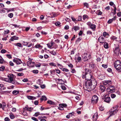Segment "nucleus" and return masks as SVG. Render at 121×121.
I'll return each mask as SVG.
<instances>
[{
	"label": "nucleus",
	"mask_w": 121,
	"mask_h": 121,
	"mask_svg": "<svg viewBox=\"0 0 121 121\" xmlns=\"http://www.w3.org/2000/svg\"><path fill=\"white\" fill-rule=\"evenodd\" d=\"M97 83L96 80H94L93 82L91 80H87L83 85V88L85 90L88 91L93 90L95 87Z\"/></svg>",
	"instance_id": "nucleus-1"
},
{
	"label": "nucleus",
	"mask_w": 121,
	"mask_h": 121,
	"mask_svg": "<svg viewBox=\"0 0 121 121\" xmlns=\"http://www.w3.org/2000/svg\"><path fill=\"white\" fill-rule=\"evenodd\" d=\"M85 71L86 72L84 73V74H82V78H85V79L87 80H91V79L92 78V76L91 74H90V70L86 69Z\"/></svg>",
	"instance_id": "nucleus-2"
},
{
	"label": "nucleus",
	"mask_w": 121,
	"mask_h": 121,
	"mask_svg": "<svg viewBox=\"0 0 121 121\" xmlns=\"http://www.w3.org/2000/svg\"><path fill=\"white\" fill-rule=\"evenodd\" d=\"M118 106H115L111 108V110L109 111V117L113 116L116 114L118 112V110L117 109Z\"/></svg>",
	"instance_id": "nucleus-3"
},
{
	"label": "nucleus",
	"mask_w": 121,
	"mask_h": 121,
	"mask_svg": "<svg viewBox=\"0 0 121 121\" xmlns=\"http://www.w3.org/2000/svg\"><path fill=\"white\" fill-rule=\"evenodd\" d=\"M120 61H116L114 64V66L117 71L119 72L121 71V62Z\"/></svg>",
	"instance_id": "nucleus-4"
},
{
	"label": "nucleus",
	"mask_w": 121,
	"mask_h": 121,
	"mask_svg": "<svg viewBox=\"0 0 121 121\" xmlns=\"http://www.w3.org/2000/svg\"><path fill=\"white\" fill-rule=\"evenodd\" d=\"M102 99L104 100V101L108 103H109L111 100L110 97H109L107 95H103L102 97Z\"/></svg>",
	"instance_id": "nucleus-5"
},
{
	"label": "nucleus",
	"mask_w": 121,
	"mask_h": 121,
	"mask_svg": "<svg viewBox=\"0 0 121 121\" xmlns=\"http://www.w3.org/2000/svg\"><path fill=\"white\" fill-rule=\"evenodd\" d=\"M87 24L88 26L93 31L95 30L96 28V26L94 24L91 23L90 22H87Z\"/></svg>",
	"instance_id": "nucleus-6"
},
{
	"label": "nucleus",
	"mask_w": 121,
	"mask_h": 121,
	"mask_svg": "<svg viewBox=\"0 0 121 121\" xmlns=\"http://www.w3.org/2000/svg\"><path fill=\"white\" fill-rule=\"evenodd\" d=\"M98 97L96 95H93L91 99V102L93 103H96L98 101Z\"/></svg>",
	"instance_id": "nucleus-7"
},
{
	"label": "nucleus",
	"mask_w": 121,
	"mask_h": 121,
	"mask_svg": "<svg viewBox=\"0 0 121 121\" xmlns=\"http://www.w3.org/2000/svg\"><path fill=\"white\" fill-rule=\"evenodd\" d=\"M107 91L111 92H113L115 91V88L113 86H110L107 89Z\"/></svg>",
	"instance_id": "nucleus-8"
},
{
	"label": "nucleus",
	"mask_w": 121,
	"mask_h": 121,
	"mask_svg": "<svg viewBox=\"0 0 121 121\" xmlns=\"http://www.w3.org/2000/svg\"><path fill=\"white\" fill-rule=\"evenodd\" d=\"M111 84V81L109 80L104 81L103 82V85L107 86H110Z\"/></svg>",
	"instance_id": "nucleus-9"
},
{
	"label": "nucleus",
	"mask_w": 121,
	"mask_h": 121,
	"mask_svg": "<svg viewBox=\"0 0 121 121\" xmlns=\"http://www.w3.org/2000/svg\"><path fill=\"white\" fill-rule=\"evenodd\" d=\"M27 65L29 67H33L35 65L34 62H32L31 61H28L27 63Z\"/></svg>",
	"instance_id": "nucleus-10"
},
{
	"label": "nucleus",
	"mask_w": 121,
	"mask_h": 121,
	"mask_svg": "<svg viewBox=\"0 0 121 121\" xmlns=\"http://www.w3.org/2000/svg\"><path fill=\"white\" fill-rule=\"evenodd\" d=\"M9 78V82H12V83H13L12 82L13 81V74H9L8 76Z\"/></svg>",
	"instance_id": "nucleus-11"
},
{
	"label": "nucleus",
	"mask_w": 121,
	"mask_h": 121,
	"mask_svg": "<svg viewBox=\"0 0 121 121\" xmlns=\"http://www.w3.org/2000/svg\"><path fill=\"white\" fill-rule=\"evenodd\" d=\"M98 41L100 43H102L105 42V41L104 38L102 36L100 37L98 39Z\"/></svg>",
	"instance_id": "nucleus-12"
},
{
	"label": "nucleus",
	"mask_w": 121,
	"mask_h": 121,
	"mask_svg": "<svg viewBox=\"0 0 121 121\" xmlns=\"http://www.w3.org/2000/svg\"><path fill=\"white\" fill-rule=\"evenodd\" d=\"M120 50L118 47H117L115 48L114 52V53L117 55H119V54L120 52Z\"/></svg>",
	"instance_id": "nucleus-13"
},
{
	"label": "nucleus",
	"mask_w": 121,
	"mask_h": 121,
	"mask_svg": "<svg viewBox=\"0 0 121 121\" xmlns=\"http://www.w3.org/2000/svg\"><path fill=\"white\" fill-rule=\"evenodd\" d=\"M100 90L101 92H103L105 91L106 88L104 86L101 85H100Z\"/></svg>",
	"instance_id": "nucleus-14"
},
{
	"label": "nucleus",
	"mask_w": 121,
	"mask_h": 121,
	"mask_svg": "<svg viewBox=\"0 0 121 121\" xmlns=\"http://www.w3.org/2000/svg\"><path fill=\"white\" fill-rule=\"evenodd\" d=\"M98 115L97 112H96L94 114L92 117L93 120H96L97 119Z\"/></svg>",
	"instance_id": "nucleus-15"
},
{
	"label": "nucleus",
	"mask_w": 121,
	"mask_h": 121,
	"mask_svg": "<svg viewBox=\"0 0 121 121\" xmlns=\"http://www.w3.org/2000/svg\"><path fill=\"white\" fill-rule=\"evenodd\" d=\"M18 37H16L15 36H14L11 37V38L10 39V40L11 41H13L14 40L18 39Z\"/></svg>",
	"instance_id": "nucleus-16"
},
{
	"label": "nucleus",
	"mask_w": 121,
	"mask_h": 121,
	"mask_svg": "<svg viewBox=\"0 0 121 121\" xmlns=\"http://www.w3.org/2000/svg\"><path fill=\"white\" fill-rule=\"evenodd\" d=\"M27 97L28 99L31 100L35 99L36 98V97L29 95H28Z\"/></svg>",
	"instance_id": "nucleus-17"
},
{
	"label": "nucleus",
	"mask_w": 121,
	"mask_h": 121,
	"mask_svg": "<svg viewBox=\"0 0 121 121\" xmlns=\"http://www.w3.org/2000/svg\"><path fill=\"white\" fill-rule=\"evenodd\" d=\"M98 78L99 79L102 80L105 78V77L104 75L100 74L98 76Z\"/></svg>",
	"instance_id": "nucleus-18"
},
{
	"label": "nucleus",
	"mask_w": 121,
	"mask_h": 121,
	"mask_svg": "<svg viewBox=\"0 0 121 121\" xmlns=\"http://www.w3.org/2000/svg\"><path fill=\"white\" fill-rule=\"evenodd\" d=\"M13 44L15 46H17L19 47H22V45L21 43H14Z\"/></svg>",
	"instance_id": "nucleus-19"
},
{
	"label": "nucleus",
	"mask_w": 121,
	"mask_h": 121,
	"mask_svg": "<svg viewBox=\"0 0 121 121\" xmlns=\"http://www.w3.org/2000/svg\"><path fill=\"white\" fill-rule=\"evenodd\" d=\"M104 48L108 49V44L106 42L104 43Z\"/></svg>",
	"instance_id": "nucleus-20"
},
{
	"label": "nucleus",
	"mask_w": 121,
	"mask_h": 121,
	"mask_svg": "<svg viewBox=\"0 0 121 121\" xmlns=\"http://www.w3.org/2000/svg\"><path fill=\"white\" fill-rule=\"evenodd\" d=\"M79 28L78 26H74L72 28V30H75V31L79 30Z\"/></svg>",
	"instance_id": "nucleus-21"
},
{
	"label": "nucleus",
	"mask_w": 121,
	"mask_h": 121,
	"mask_svg": "<svg viewBox=\"0 0 121 121\" xmlns=\"http://www.w3.org/2000/svg\"><path fill=\"white\" fill-rule=\"evenodd\" d=\"M109 35L108 33L106 32H104L103 33V36L104 37H107Z\"/></svg>",
	"instance_id": "nucleus-22"
},
{
	"label": "nucleus",
	"mask_w": 121,
	"mask_h": 121,
	"mask_svg": "<svg viewBox=\"0 0 121 121\" xmlns=\"http://www.w3.org/2000/svg\"><path fill=\"white\" fill-rule=\"evenodd\" d=\"M37 83L39 85H41L43 83V81L39 79L37 81Z\"/></svg>",
	"instance_id": "nucleus-23"
},
{
	"label": "nucleus",
	"mask_w": 121,
	"mask_h": 121,
	"mask_svg": "<svg viewBox=\"0 0 121 121\" xmlns=\"http://www.w3.org/2000/svg\"><path fill=\"white\" fill-rule=\"evenodd\" d=\"M19 92V91L14 90L12 92V93L14 95H16L18 94Z\"/></svg>",
	"instance_id": "nucleus-24"
},
{
	"label": "nucleus",
	"mask_w": 121,
	"mask_h": 121,
	"mask_svg": "<svg viewBox=\"0 0 121 121\" xmlns=\"http://www.w3.org/2000/svg\"><path fill=\"white\" fill-rule=\"evenodd\" d=\"M35 48H42V47L41 46L40 44H36L35 46Z\"/></svg>",
	"instance_id": "nucleus-25"
},
{
	"label": "nucleus",
	"mask_w": 121,
	"mask_h": 121,
	"mask_svg": "<svg viewBox=\"0 0 121 121\" xmlns=\"http://www.w3.org/2000/svg\"><path fill=\"white\" fill-rule=\"evenodd\" d=\"M96 13L98 15H101L102 14V12L100 11L99 10H98L96 12Z\"/></svg>",
	"instance_id": "nucleus-26"
},
{
	"label": "nucleus",
	"mask_w": 121,
	"mask_h": 121,
	"mask_svg": "<svg viewBox=\"0 0 121 121\" xmlns=\"http://www.w3.org/2000/svg\"><path fill=\"white\" fill-rule=\"evenodd\" d=\"M114 12H113V15H115L116 13V10H117V8L116 7L115 5H114Z\"/></svg>",
	"instance_id": "nucleus-27"
},
{
	"label": "nucleus",
	"mask_w": 121,
	"mask_h": 121,
	"mask_svg": "<svg viewBox=\"0 0 121 121\" xmlns=\"http://www.w3.org/2000/svg\"><path fill=\"white\" fill-rule=\"evenodd\" d=\"M110 39H111L113 40H116L117 39V37L114 36H113L110 38Z\"/></svg>",
	"instance_id": "nucleus-28"
},
{
	"label": "nucleus",
	"mask_w": 121,
	"mask_h": 121,
	"mask_svg": "<svg viewBox=\"0 0 121 121\" xmlns=\"http://www.w3.org/2000/svg\"><path fill=\"white\" fill-rule=\"evenodd\" d=\"M40 114H40L39 113V112H36L35 113L34 115V116L35 117H37L38 115H40Z\"/></svg>",
	"instance_id": "nucleus-29"
},
{
	"label": "nucleus",
	"mask_w": 121,
	"mask_h": 121,
	"mask_svg": "<svg viewBox=\"0 0 121 121\" xmlns=\"http://www.w3.org/2000/svg\"><path fill=\"white\" fill-rule=\"evenodd\" d=\"M88 18V16L86 15L85 14L83 16V19L84 20H85L86 18Z\"/></svg>",
	"instance_id": "nucleus-30"
},
{
	"label": "nucleus",
	"mask_w": 121,
	"mask_h": 121,
	"mask_svg": "<svg viewBox=\"0 0 121 121\" xmlns=\"http://www.w3.org/2000/svg\"><path fill=\"white\" fill-rule=\"evenodd\" d=\"M47 99V98L46 97L44 96H42V98H41L40 100H46Z\"/></svg>",
	"instance_id": "nucleus-31"
},
{
	"label": "nucleus",
	"mask_w": 121,
	"mask_h": 121,
	"mask_svg": "<svg viewBox=\"0 0 121 121\" xmlns=\"http://www.w3.org/2000/svg\"><path fill=\"white\" fill-rule=\"evenodd\" d=\"M89 66L93 68L95 66V65L93 63L91 62L90 63Z\"/></svg>",
	"instance_id": "nucleus-32"
},
{
	"label": "nucleus",
	"mask_w": 121,
	"mask_h": 121,
	"mask_svg": "<svg viewBox=\"0 0 121 121\" xmlns=\"http://www.w3.org/2000/svg\"><path fill=\"white\" fill-rule=\"evenodd\" d=\"M58 81L59 83L61 84H63L64 82L63 80L61 79H58Z\"/></svg>",
	"instance_id": "nucleus-33"
},
{
	"label": "nucleus",
	"mask_w": 121,
	"mask_h": 121,
	"mask_svg": "<svg viewBox=\"0 0 121 121\" xmlns=\"http://www.w3.org/2000/svg\"><path fill=\"white\" fill-rule=\"evenodd\" d=\"M47 103L48 104H52L54 103V102L51 100H49L47 101Z\"/></svg>",
	"instance_id": "nucleus-34"
},
{
	"label": "nucleus",
	"mask_w": 121,
	"mask_h": 121,
	"mask_svg": "<svg viewBox=\"0 0 121 121\" xmlns=\"http://www.w3.org/2000/svg\"><path fill=\"white\" fill-rule=\"evenodd\" d=\"M50 71L51 73L52 74H54L55 72V71L54 70H51Z\"/></svg>",
	"instance_id": "nucleus-35"
},
{
	"label": "nucleus",
	"mask_w": 121,
	"mask_h": 121,
	"mask_svg": "<svg viewBox=\"0 0 121 121\" xmlns=\"http://www.w3.org/2000/svg\"><path fill=\"white\" fill-rule=\"evenodd\" d=\"M49 64L52 66H56V65L55 63H53L52 62L51 63H49Z\"/></svg>",
	"instance_id": "nucleus-36"
},
{
	"label": "nucleus",
	"mask_w": 121,
	"mask_h": 121,
	"mask_svg": "<svg viewBox=\"0 0 121 121\" xmlns=\"http://www.w3.org/2000/svg\"><path fill=\"white\" fill-rule=\"evenodd\" d=\"M13 61L17 64H19L22 62V61Z\"/></svg>",
	"instance_id": "nucleus-37"
},
{
	"label": "nucleus",
	"mask_w": 121,
	"mask_h": 121,
	"mask_svg": "<svg viewBox=\"0 0 121 121\" xmlns=\"http://www.w3.org/2000/svg\"><path fill=\"white\" fill-rule=\"evenodd\" d=\"M13 15V14L12 13H10L8 14V16L10 18H12Z\"/></svg>",
	"instance_id": "nucleus-38"
},
{
	"label": "nucleus",
	"mask_w": 121,
	"mask_h": 121,
	"mask_svg": "<svg viewBox=\"0 0 121 121\" xmlns=\"http://www.w3.org/2000/svg\"><path fill=\"white\" fill-rule=\"evenodd\" d=\"M34 73H38L39 71L37 70H33L32 71Z\"/></svg>",
	"instance_id": "nucleus-39"
},
{
	"label": "nucleus",
	"mask_w": 121,
	"mask_h": 121,
	"mask_svg": "<svg viewBox=\"0 0 121 121\" xmlns=\"http://www.w3.org/2000/svg\"><path fill=\"white\" fill-rule=\"evenodd\" d=\"M31 119H32V120H33L35 121H38V119H37L36 118L34 117H32L31 118Z\"/></svg>",
	"instance_id": "nucleus-40"
},
{
	"label": "nucleus",
	"mask_w": 121,
	"mask_h": 121,
	"mask_svg": "<svg viewBox=\"0 0 121 121\" xmlns=\"http://www.w3.org/2000/svg\"><path fill=\"white\" fill-rule=\"evenodd\" d=\"M9 116L10 117L11 119H13L14 118V116L12 114H10Z\"/></svg>",
	"instance_id": "nucleus-41"
},
{
	"label": "nucleus",
	"mask_w": 121,
	"mask_h": 121,
	"mask_svg": "<svg viewBox=\"0 0 121 121\" xmlns=\"http://www.w3.org/2000/svg\"><path fill=\"white\" fill-rule=\"evenodd\" d=\"M5 69V67L4 66H2L0 67V70L3 71Z\"/></svg>",
	"instance_id": "nucleus-42"
},
{
	"label": "nucleus",
	"mask_w": 121,
	"mask_h": 121,
	"mask_svg": "<svg viewBox=\"0 0 121 121\" xmlns=\"http://www.w3.org/2000/svg\"><path fill=\"white\" fill-rule=\"evenodd\" d=\"M2 109L4 110L6 106V104L5 103H3L2 104Z\"/></svg>",
	"instance_id": "nucleus-43"
},
{
	"label": "nucleus",
	"mask_w": 121,
	"mask_h": 121,
	"mask_svg": "<svg viewBox=\"0 0 121 121\" xmlns=\"http://www.w3.org/2000/svg\"><path fill=\"white\" fill-rule=\"evenodd\" d=\"M50 53L53 55H56V53L55 52V51H51L50 52Z\"/></svg>",
	"instance_id": "nucleus-44"
},
{
	"label": "nucleus",
	"mask_w": 121,
	"mask_h": 121,
	"mask_svg": "<svg viewBox=\"0 0 121 121\" xmlns=\"http://www.w3.org/2000/svg\"><path fill=\"white\" fill-rule=\"evenodd\" d=\"M87 35H92V32L90 30H88L87 32Z\"/></svg>",
	"instance_id": "nucleus-45"
},
{
	"label": "nucleus",
	"mask_w": 121,
	"mask_h": 121,
	"mask_svg": "<svg viewBox=\"0 0 121 121\" xmlns=\"http://www.w3.org/2000/svg\"><path fill=\"white\" fill-rule=\"evenodd\" d=\"M60 107H65L67 106V105L66 104H60Z\"/></svg>",
	"instance_id": "nucleus-46"
},
{
	"label": "nucleus",
	"mask_w": 121,
	"mask_h": 121,
	"mask_svg": "<svg viewBox=\"0 0 121 121\" xmlns=\"http://www.w3.org/2000/svg\"><path fill=\"white\" fill-rule=\"evenodd\" d=\"M111 96L112 98H114L116 97V95L114 94H112L111 95Z\"/></svg>",
	"instance_id": "nucleus-47"
},
{
	"label": "nucleus",
	"mask_w": 121,
	"mask_h": 121,
	"mask_svg": "<svg viewBox=\"0 0 121 121\" xmlns=\"http://www.w3.org/2000/svg\"><path fill=\"white\" fill-rule=\"evenodd\" d=\"M6 51V50L4 49H2L1 51V52L2 53H5Z\"/></svg>",
	"instance_id": "nucleus-48"
},
{
	"label": "nucleus",
	"mask_w": 121,
	"mask_h": 121,
	"mask_svg": "<svg viewBox=\"0 0 121 121\" xmlns=\"http://www.w3.org/2000/svg\"><path fill=\"white\" fill-rule=\"evenodd\" d=\"M62 70L66 72H68L69 71V70L65 68H63Z\"/></svg>",
	"instance_id": "nucleus-49"
},
{
	"label": "nucleus",
	"mask_w": 121,
	"mask_h": 121,
	"mask_svg": "<svg viewBox=\"0 0 121 121\" xmlns=\"http://www.w3.org/2000/svg\"><path fill=\"white\" fill-rule=\"evenodd\" d=\"M109 4L111 6H112L113 7H114V5H115L112 2H111L109 3Z\"/></svg>",
	"instance_id": "nucleus-50"
},
{
	"label": "nucleus",
	"mask_w": 121,
	"mask_h": 121,
	"mask_svg": "<svg viewBox=\"0 0 121 121\" xmlns=\"http://www.w3.org/2000/svg\"><path fill=\"white\" fill-rule=\"evenodd\" d=\"M4 120L5 121H9L10 120V119L9 118L6 117L5 118Z\"/></svg>",
	"instance_id": "nucleus-51"
},
{
	"label": "nucleus",
	"mask_w": 121,
	"mask_h": 121,
	"mask_svg": "<svg viewBox=\"0 0 121 121\" xmlns=\"http://www.w3.org/2000/svg\"><path fill=\"white\" fill-rule=\"evenodd\" d=\"M4 80L5 81H6L7 82H9V78H4Z\"/></svg>",
	"instance_id": "nucleus-52"
},
{
	"label": "nucleus",
	"mask_w": 121,
	"mask_h": 121,
	"mask_svg": "<svg viewBox=\"0 0 121 121\" xmlns=\"http://www.w3.org/2000/svg\"><path fill=\"white\" fill-rule=\"evenodd\" d=\"M60 24V22H56L55 23V24L56 26H59Z\"/></svg>",
	"instance_id": "nucleus-53"
},
{
	"label": "nucleus",
	"mask_w": 121,
	"mask_h": 121,
	"mask_svg": "<svg viewBox=\"0 0 121 121\" xmlns=\"http://www.w3.org/2000/svg\"><path fill=\"white\" fill-rule=\"evenodd\" d=\"M102 66L105 68H106L107 67V65L106 64H103L102 65Z\"/></svg>",
	"instance_id": "nucleus-54"
},
{
	"label": "nucleus",
	"mask_w": 121,
	"mask_h": 121,
	"mask_svg": "<svg viewBox=\"0 0 121 121\" xmlns=\"http://www.w3.org/2000/svg\"><path fill=\"white\" fill-rule=\"evenodd\" d=\"M47 44L48 47L49 48H52V46H51V43H48Z\"/></svg>",
	"instance_id": "nucleus-55"
},
{
	"label": "nucleus",
	"mask_w": 121,
	"mask_h": 121,
	"mask_svg": "<svg viewBox=\"0 0 121 121\" xmlns=\"http://www.w3.org/2000/svg\"><path fill=\"white\" fill-rule=\"evenodd\" d=\"M81 97L79 95V96H76L75 97V98L76 99L78 100H79L80 99V98Z\"/></svg>",
	"instance_id": "nucleus-56"
},
{
	"label": "nucleus",
	"mask_w": 121,
	"mask_h": 121,
	"mask_svg": "<svg viewBox=\"0 0 121 121\" xmlns=\"http://www.w3.org/2000/svg\"><path fill=\"white\" fill-rule=\"evenodd\" d=\"M112 22V21L111 19H110L108 21L107 23L108 24L111 23Z\"/></svg>",
	"instance_id": "nucleus-57"
},
{
	"label": "nucleus",
	"mask_w": 121,
	"mask_h": 121,
	"mask_svg": "<svg viewBox=\"0 0 121 121\" xmlns=\"http://www.w3.org/2000/svg\"><path fill=\"white\" fill-rule=\"evenodd\" d=\"M6 56L9 59L11 58H12L11 55L10 54H7Z\"/></svg>",
	"instance_id": "nucleus-58"
},
{
	"label": "nucleus",
	"mask_w": 121,
	"mask_h": 121,
	"mask_svg": "<svg viewBox=\"0 0 121 121\" xmlns=\"http://www.w3.org/2000/svg\"><path fill=\"white\" fill-rule=\"evenodd\" d=\"M84 6L86 7L87 8H88L89 7V5L88 4L86 3H85L84 4Z\"/></svg>",
	"instance_id": "nucleus-59"
},
{
	"label": "nucleus",
	"mask_w": 121,
	"mask_h": 121,
	"mask_svg": "<svg viewBox=\"0 0 121 121\" xmlns=\"http://www.w3.org/2000/svg\"><path fill=\"white\" fill-rule=\"evenodd\" d=\"M41 88L42 89H44L45 87V85L43 84L40 86Z\"/></svg>",
	"instance_id": "nucleus-60"
},
{
	"label": "nucleus",
	"mask_w": 121,
	"mask_h": 121,
	"mask_svg": "<svg viewBox=\"0 0 121 121\" xmlns=\"http://www.w3.org/2000/svg\"><path fill=\"white\" fill-rule=\"evenodd\" d=\"M65 28L66 30L68 29L69 28V26L68 25H66L65 26Z\"/></svg>",
	"instance_id": "nucleus-61"
},
{
	"label": "nucleus",
	"mask_w": 121,
	"mask_h": 121,
	"mask_svg": "<svg viewBox=\"0 0 121 121\" xmlns=\"http://www.w3.org/2000/svg\"><path fill=\"white\" fill-rule=\"evenodd\" d=\"M56 73L58 74H59L60 73V70L58 69H56Z\"/></svg>",
	"instance_id": "nucleus-62"
},
{
	"label": "nucleus",
	"mask_w": 121,
	"mask_h": 121,
	"mask_svg": "<svg viewBox=\"0 0 121 121\" xmlns=\"http://www.w3.org/2000/svg\"><path fill=\"white\" fill-rule=\"evenodd\" d=\"M28 81V80L27 78H24L22 80V81L24 82H27Z\"/></svg>",
	"instance_id": "nucleus-63"
},
{
	"label": "nucleus",
	"mask_w": 121,
	"mask_h": 121,
	"mask_svg": "<svg viewBox=\"0 0 121 121\" xmlns=\"http://www.w3.org/2000/svg\"><path fill=\"white\" fill-rule=\"evenodd\" d=\"M117 15L118 17L121 16V12H119L117 13Z\"/></svg>",
	"instance_id": "nucleus-64"
}]
</instances>
